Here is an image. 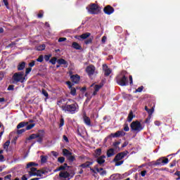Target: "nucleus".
I'll use <instances>...</instances> for the list:
<instances>
[{"label": "nucleus", "instance_id": "f257e3e1", "mask_svg": "<svg viewBox=\"0 0 180 180\" xmlns=\"http://www.w3.org/2000/svg\"><path fill=\"white\" fill-rule=\"evenodd\" d=\"M79 110V105L74 100L71 103H66V106L63 107V112L69 115H75Z\"/></svg>", "mask_w": 180, "mask_h": 180}, {"label": "nucleus", "instance_id": "f03ea898", "mask_svg": "<svg viewBox=\"0 0 180 180\" xmlns=\"http://www.w3.org/2000/svg\"><path fill=\"white\" fill-rule=\"evenodd\" d=\"M126 71L122 70L120 75L116 77V82L120 86H127L129 85V78L126 76Z\"/></svg>", "mask_w": 180, "mask_h": 180}, {"label": "nucleus", "instance_id": "7ed1b4c3", "mask_svg": "<svg viewBox=\"0 0 180 180\" xmlns=\"http://www.w3.org/2000/svg\"><path fill=\"white\" fill-rule=\"evenodd\" d=\"M35 139H37V143L41 144V143H43V139H44V130L41 129L39 130L37 134H32L28 138H27V140L30 141L34 140Z\"/></svg>", "mask_w": 180, "mask_h": 180}, {"label": "nucleus", "instance_id": "20e7f679", "mask_svg": "<svg viewBox=\"0 0 180 180\" xmlns=\"http://www.w3.org/2000/svg\"><path fill=\"white\" fill-rule=\"evenodd\" d=\"M130 127L131 131H136V133H140L144 129V127H143V124L139 120L133 121L130 124Z\"/></svg>", "mask_w": 180, "mask_h": 180}, {"label": "nucleus", "instance_id": "39448f33", "mask_svg": "<svg viewBox=\"0 0 180 180\" xmlns=\"http://www.w3.org/2000/svg\"><path fill=\"white\" fill-rule=\"evenodd\" d=\"M69 102H70V103H71V102H72V99L67 98H59L57 100V105H58V106H59V108H61V110H63V112L64 108H65V106H67V103H68Z\"/></svg>", "mask_w": 180, "mask_h": 180}, {"label": "nucleus", "instance_id": "423d86ee", "mask_svg": "<svg viewBox=\"0 0 180 180\" xmlns=\"http://www.w3.org/2000/svg\"><path fill=\"white\" fill-rule=\"evenodd\" d=\"M88 12L91 15H99V13H101V9L99 8V6H98V4H91L89 6Z\"/></svg>", "mask_w": 180, "mask_h": 180}, {"label": "nucleus", "instance_id": "0eeeda50", "mask_svg": "<svg viewBox=\"0 0 180 180\" xmlns=\"http://www.w3.org/2000/svg\"><path fill=\"white\" fill-rule=\"evenodd\" d=\"M13 79L15 82H25V72H15L13 76Z\"/></svg>", "mask_w": 180, "mask_h": 180}, {"label": "nucleus", "instance_id": "6e6552de", "mask_svg": "<svg viewBox=\"0 0 180 180\" xmlns=\"http://www.w3.org/2000/svg\"><path fill=\"white\" fill-rule=\"evenodd\" d=\"M129 154V151L124 150L123 152H120L117 153L114 159L112 160V162H116L117 161H122L124 157H126Z\"/></svg>", "mask_w": 180, "mask_h": 180}, {"label": "nucleus", "instance_id": "1a4fd4ad", "mask_svg": "<svg viewBox=\"0 0 180 180\" xmlns=\"http://www.w3.org/2000/svg\"><path fill=\"white\" fill-rule=\"evenodd\" d=\"M72 176L68 172H60L59 173V178H64L65 180H70Z\"/></svg>", "mask_w": 180, "mask_h": 180}, {"label": "nucleus", "instance_id": "9d476101", "mask_svg": "<svg viewBox=\"0 0 180 180\" xmlns=\"http://www.w3.org/2000/svg\"><path fill=\"white\" fill-rule=\"evenodd\" d=\"M103 12L105 15H112L115 12V8L110 5H108L103 8Z\"/></svg>", "mask_w": 180, "mask_h": 180}, {"label": "nucleus", "instance_id": "9b49d317", "mask_svg": "<svg viewBox=\"0 0 180 180\" xmlns=\"http://www.w3.org/2000/svg\"><path fill=\"white\" fill-rule=\"evenodd\" d=\"M86 72L89 77L94 75L95 74V66L94 65H90L86 67Z\"/></svg>", "mask_w": 180, "mask_h": 180}, {"label": "nucleus", "instance_id": "f8f14e48", "mask_svg": "<svg viewBox=\"0 0 180 180\" xmlns=\"http://www.w3.org/2000/svg\"><path fill=\"white\" fill-rule=\"evenodd\" d=\"M126 136V132L124 131H117L115 134H111L110 137L117 138V137H123Z\"/></svg>", "mask_w": 180, "mask_h": 180}, {"label": "nucleus", "instance_id": "ddd939ff", "mask_svg": "<svg viewBox=\"0 0 180 180\" xmlns=\"http://www.w3.org/2000/svg\"><path fill=\"white\" fill-rule=\"evenodd\" d=\"M103 71H104V75L105 77H109L112 74V70L106 64L103 65Z\"/></svg>", "mask_w": 180, "mask_h": 180}, {"label": "nucleus", "instance_id": "4468645a", "mask_svg": "<svg viewBox=\"0 0 180 180\" xmlns=\"http://www.w3.org/2000/svg\"><path fill=\"white\" fill-rule=\"evenodd\" d=\"M97 158L96 160L97 164H98V165H100V166H102V165H103V164H105V158H106V156L103 155L98 156V158Z\"/></svg>", "mask_w": 180, "mask_h": 180}, {"label": "nucleus", "instance_id": "2eb2a0df", "mask_svg": "<svg viewBox=\"0 0 180 180\" xmlns=\"http://www.w3.org/2000/svg\"><path fill=\"white\" fill-rule=\"evenodd\" d=\"M70 79L74 84H78L81 80V77L78 75H72L70 76Z\"/></svg>", "mask_w": 180, "mask_h": 180}, {"label": "nucleus", "instance_id": "dca6fc26", "mask_svg": "<svg viewBox=\"0 0 180 180\" xmlns=\"http://www.w3.org/2000/svg\"><path fill=\"white\" fill-rule=\"evenodd\" d=\"M59 65H63L64 68H68V62L64 58H60L57 60Z\"/></svg>", "mask_w": 180, "mask_h": 180}, {"label": "nucleus", "instance_id": "f3484780", "mask_svg": "<svg viewBox=\"0 0 180 180\" xmlns=\"http://www.w3.org/2000/svg\"><path fill=\"white\" fill-rule=\"evenodd\" d=\"M91 165H94V162L86 161L79 165L80 168H91Z\"/></svg>", "mask_w": 180, "mask_h": 180}, {"label": "nucleus", "instance_id": "a211bd4d", "mask_svg": "<svg viewBox=\"0 0 180 180\" xmlns=\"http://www.w3.org/2000/svg\"><path fill=\"white\" fill-rule=\"evenodd\" d=\"M83 120H84L85 124H86V126H92V124H91V118H89V117L86 116V114H84L83 115Z\"/></svg>", "mask_w": 180, "mask_h": 180}, {"label": "nucleus", "instance_id": "6ab92c4d", "mask_svg": "<svg viewBox=\"0 0 180 180\" xmlns=\"http://www.w3.org/2000/svg\"><path fill=\"white\" fill-rule=\"evenodd\" d=\"M103 86V84H96L94 86V91L93 92V96H96L97 95L98 92H99V89Z\"/></svg>", "mask_w": 180, "mask_h": 180}, {"label": "nucleus", "instance_id": "aec40b11", "mask_svg": "<svg viewBox=\"0 0 180 180\" xmlns=\"http://www.w3.org/2000/svg\"><path fill=\"white\" fill-rule=\"evenodd\" d=\"M134 117H136V115L133 113V110H130L128 115V117L127 118V122H129V123H130L131 122L133 119H134Z\"/></svg>", "mask_w": 180, "mask_h": 180}, {"label": "nucleus", "instance_id": "412c9836", "mask_svg": "<svg viewBox=\"0 0 180 180\" xmlns=\"http://www.w3.org/2000/svg\"><path fill=\"white\" fill-rule=\"evenodd\" d=\"M25 67H26V62H21L18 65L17 70L18 71H23Z\"/></svg>", "mask_w": 180, "mask_h": 180}, {"label": "nucleus", "instance_id": "4be33fe9", "mask_svg": "<svg viewBox=\"0 0 180 180\" xmlns=\"http://www.w3.org/2000/svg\"><path fill=\"white\" fill-rule=\"evenodd\" d=\"M106 154H107L108 158H110V157H113V155H115V154L116 153H115V149L110 148L107 150Z\"/></svg>", "mask_w": 180, "mask_h": 180}, {"label": "nucleus", "instance_id": "5701e85b", "mask_svg": "<svg viewBox=\"0 0 180 180\" xmlns=\"http://www.w3.org/2000/svg\"><path fill=\"white\" fill-rule=\"evenodd\" d=\"M72 48L75 49V50H82V46H81V45H79V44H78L75 41L72 42Z\"/></svg>", "mask_w": 180, "mask_h": 180}, {"label": "nucleus", "instance_id": "b1692460", "mask_svg": "<svg viewBox=\"0 0 180 180\" xmlns=\"http://www.w3.org/2000/svg\"><path fill=\"white\" fill-rule=\"evenodd\" d=\"M102 155V149L97 148L95 150L94 158H98V157H101Z\"/></svg>", "mask_w": 180, "mask_h": 180}, {"label": "nucleus", "instance_id": "393cba45", "mask_svg": "<svg viewBox=\"0 0 180 180\" xmlns=\"http://www.w3.org/2000/svg\"><path fill=\"white\" fill-rule=\"evenodd\" d=\"M29 124V122H21L17 125V129L19 130V129H22Z\"/></svg>", "mask_w": 180, "mask_h": 180}, {"label": "nucleus", "instance_id": "a878e982", "mask_svg": "<svg viewBox=\"0 0 180 180\" xmlns=\"http://www.w3.org/2000/svg\"><path fill=\"white\" fill-rule=\"evenodd\" d=\"M63 154L65 157H68L69 155H72V153H71L70 150L68 149L64 148L63 150Z\"/></svg>", "mask_w": 180, "mask_h": 180}, {"label": "nucleus", "instance_id": "bb28decb", "mask_svg": "<svg viewBox=\"0 0 180 180\" xmlns=\"http://www.w3.org/2000/svg\"><path fill=\"white\" fill-rule=\"evenodd\" d=\"M41 172L42 174L46 175V174H49V172H51V169L44 167L42 169H41Z\"/></svg>", "mask_w": 180, "mask_h": 180}, {"label": "nucleus", "instance_id": "cd10ccee", "mask_svg": "<svg viewBox=\"0 0 180 180\" xmlns=\"http://www.w3.org/2000/svg\"><path fill=\"white\" fill-rule=\"evenodd\" d=\"M30 176H43L41 174L34 172H29Z\"/></svg>", "mask_w": 180, "mask_h": 180}, {"label": "nucleus", "instance_id": "c85d7f7f", "mask_svg": "<svg viewBox=\"0 0 180 180\" xmlns=\"http://www.w3.org/2000/svg\"><path fill=\"white\" fill-rule=\"evenodd\" d=\"M39 164L34 162H30L27 165V168H30L32 167H37Z\"/></svg>", "mask_w": 180, "mask_h": 180}, {"label": "nucleus", "instance_id": "c756f323", "mask_svg": "<svg viewBox=\"0 0 180 180\" xmlns=\"http://www.w3.org/2000/svg\"><path fill=\"white\" fill-rule=\"evenodd\" d=\"M169 162V160L168 158H162L161 164L162 165H167Z\"/></svg>", "mask_w": 180, "mask_h": 180}, {"label": "nucleus", "instance_id": "7c9ffc66", "mask_svg": "<svg viewBox=\"0 0 180 180\" xmlns=\"http://www.w3.org/2000/svg\"><path fill=\"white\" fill-rule=\"evenodd\" d=\"M70 89V94L72 96H77V89H75V87H72Z\"/></svg>", "mask_w": 180, "mask_h": 180}, {"label": "nucleus", "instance_id": "2f4dec72", "mask_svg": "<svg viewBox=\"0 0 180 180\" xmlns=\"http://www.w3.org/2000/svg\"><path fill=\"white\" fill-rule=\"evenodd\" d=\"M89 36H91V33H89V32H86L84 34H82V39L85 40V39H88V37H89Z\"/></svg>", "mask_w": 180, "mask_h": 180}, {"label": "nucleus", "instance_id": "473e14b6", "mask_svg": "<svg viewBox=\"0 0 180 180\" xmlns=\"http://www.w3.org/2000/svg\"><path fill=\"white\" fill-rule=\"evenodd\" d=\"M41 164H46L47 162V156L41 155Z\"/></svg>", "mask_w": 180, "mask_h": 180}, {"label": "nucleus", "instance_id": "72a5a7b5", "mask_svg": "<svg viewBox=\"0 0 180 180\" xmlns=\"http://www.w3.org/2000/svg\"><path fill=\"white\" fill-rule=\"evenodd\" d=\"M68 160L70 162H74V161H75V156L69 155V156H68Z\"/></svg>", "mask_w": 180, "mask_h": 180}, {"label": "nucleus", "instance_id": "f704fd0d", "mask_svg": "<svg viewBox=\"0 0 180 180\" xmlns=\"http://www.w3.org/2000/svg\"><path fill=\"white\" fill-rule=\"evenodd\" d=\"M26 130H32V129H33V127H34V126H36V124L34 123H32V124H27L26 125Z\"/></svg>", "mask_w": 180, "mask_h": 180}, {"label": "nucleus", "instance_id": "c9c22d12", "mask_svg": "<svg viewBox=\"0 0 180 180\" xmlns=\"http://www.w3.org/2000/svg\"><path fill=\"white\" fill-rule=\"evenodd\" d=\"M57 57H53L49 60V63H51V64L53 65H56V63H57Z\"/></svg>", "mask_w": 180, "mask_h": 180}, {"label": "nucleus", "instance_id": "e433bc0d", "mask_svg": "<svg viewBox=\"0 0 180 180\" xmlns=\"http://www.w3.org/2000/svg\"><path fill=\"white\" fill-rule=\"evenodd\" d=\"M9 144H11V141H6L5 143L4 144V150H8V147H9Z\"/></svg>", "mask_w": 180, "mask_h": 180}, {"label": "nucleus", "instance_id": "4c0bfd02", "mask_svg": "<svg viewBox=\"0 0 180 180\" xmlns=\"http://www.w3.org/2000/svg\"><path fill=\"white\" fill-rule=\"evenodd\" d=\"M45 49H46V45L45 44L39 45L37 47L38 51H43V50H45Z\"/></svg>", "mask_w": 180, "mask_h": 180}, {"label": "nucleus", "instance_id": "58836bf2", "mask_svg": "<svg viewBox=\"0 0 180 180\" xmlns=\"http://www.w3.org/2000/svg\"><path fill=\"white\" fill-rule=\"evenodd\" d=\"M148 167H156L157 166V162L156 161L149 162L148 163Z\"/></svg>", "mask_w": 180, "mask_h": 180}, {"label": "nucleus", "instance_id": "ea45409f", "mask_svg": "<svg viewBox=\"0 0 180 180\" xmlns=\"http://www.w3.org/2000/svg\"><path fill=\"white\" fill-rule=\"evenodd\" d=\"M114 162H115V167H120V165H122V164L124 162V160H119Z\"/></svg>", "mask_w": 180, "mask_h": 180}, {"label": "nucleus", "instance_id": "a19ab883", "mask_svg": "<svg viewBox=\"0 0 180 180\" xmlns=\"http://www.w3.org/2000/svg\"><path fill=\"white\" fill-rule=\"evenodd\" d=\"M65 161V158L64 157H59L58 158V162H60V164H63Z\"/></svg>", "mask_w": 180, "mask_h": 180}, {"label": "nucleus", "instance_id": "79ce46f5", "mask_svg": "<svg viewBox=\"0 0 180 180\" xmlns=\"http://www.w3.org/2000/svg\"><path fill=\"white\" fill-rule=\"evenodd\" d=\"M44 15V12H43V11L41 10V11H39V13L37 14V18L39 19H41V18H43Z\"/></svg>", "mask_w": 180, "mask_h": 180}, {"label": "nucleus", "instance_id": "37998d69", "mask_svg": "<svg viewBox=\"0 0 180 180\" xmlns=\"http://www.w3.org/2000/svg\"><path fill=\"white\" fill-rule=\"evenodd\" d=\"M44 58L45 61H50V58H51V54L45 55Z\"/></svg>", "mask_w": 180, "mask_h": 180}, {"label": "nucleus", "instance_id": "c03bdc74", "mask_svg": "<svg viewBox=\"0 0 180 180\" xmlns=\"http://www.w3.org/2000/svg\"><path fill=\"white\" fill-rule=\"evenodd\" d=\"M143 89H144V86H141L135 90V93L136 94V92H142Z\"/></svg>", "mask_w": 180, "mask_h": 180}, {"label": "nucleus", "instance_id": "a18cd8bd", "mask_svg": "<svg viewBox=\"0 0 180 180\" xmlns=\"http://www.w3.org/2000/svg\"><path fill=\"white\" fill-rule=\"evenodd\" d=\"M64 170H65V167L61 165L55 170V172H57V171H64Z\"/></svg>", "mask_w": 180, "mask_h": 180}, {"label": "nucleus", "instance_id": "49530a36", "mask_svg": "<svg viewBox=\"0 0 180 180\" xmlns=\"http://www.w3.org/2000/svg\"><path fill=\"white\" fill-rule=\"evenodd\" d=\"M3 2L6 8V9H10L9 8V2H8V0H3Z\"/></svg>", "mask_w": 180, "mask_h": 180}, {"label": "nucleus", "instance_id": "de8ad7c7", "mask_svg": "<svg viewBox=\"0 0 180 180\" xmlns=\"http://www.w3.org/2000/svg\"><path fill=\"white\" fill-rule=\"evenodd\" d=\"M42 95H44L46 98H49V93L44 89H42Z\"/></svg>", "mask_w": 180, "mask_h": 180}, {"label": "nucleus", "instance_id": "09e8293b", "mask_svg": "<svg viewBox=\"0 0 180 180\" xmlns=\"http://www.w3.org/2000/svg\"><path fill=\"white\" fill-rule=\"evenodd\" d=\"M27 129H18L17 131V134H22V133H25V131H26Z\"/></svg>", "mask_w": 180, "mask_h": 180}, {"label": "nucleus", "instance_id": "8fccbe9b", "mask_svg": "<svg viewBox=\"0 0 180 180\" xmlns=\"http://www.w3.org/2000/svg\"><path fill=\"white\" fill-rule=\"evenodd\" d=\"M43 60H44L43 55L39 56V58H37V61L38 63H43Z\"/></svg>", "mask_w": 180, "mask_h": 180}, {"label": "nucleus", "instance_id": "3c124183", "mask_svg": "<svg viewBox=\"0 0 180 180\" xmlns=\"http://www.w3.org/2000/svg\"><path fill=\"white\" fill-rule=\"evenodd\" d=\"M32 72V68H27L25 70V75H29L30 72Z\"/></svg>", "mask_w": 180, "mask_h": 180}, {"label": "nucleus", "instance_id": "603ef678", "mask_svg": "<svg viewBox=\"0 0 180 180\" xmlns=\"http://www.w3.org/2000/svg\"><path fill=\"white\" fill-rule=\"evenodd\" d=\"M120 144V141H116L112 143L115 148H119L118 146Z\"/></svg>", "mask_w": 180, "mask_h": 180}, {"label": "nucleus", "instance_id": "864d4df0", "mask_svg": "<svg viewBox=\"0 0 180 180\" xmlns=\"http://www.w3.org/2000/svg\"><path fill=\"white\" fill-rule=\"evenodd\" d=\"M130 130V128L129 127V124H124V131H129Z\"/></svg>", "mask_w": 180, "mask_h": 180}, {"label": "nucleus", "instance_id": "5fc2aeb1", "mask_svg": "<svg viewBox=\"0 0 180 180\" xmlns=\"http://www.w3.org/2000/svg\"><path fill=\"white\" fill-rule=\"evenodd\" d=\"M35 64H36V61L35 60H32L31 63H30L28 64V65L30 68H32V67H34Z\"/></svg>", "mask_w": 180, "mask_h": 180}, {"label": "nucleus", "instance_id": "6e6d98bb", "mask_svg": "<svg viewBox=\"0 0 180 180\" xmlns=\"http://www.w3.org/2000/svg\"><path fill=\"white\" fill-rule=\"evenodd\" d=\"M147 112H148L149 116H151V115H153V113H154V108H152L148 110Z\"/></svg>", "mask_w": 180, "mask_h": 180}, {"label": "nucleus", "instance_id": "4d7b16f0", "mask_svg": "<svg viewBox=\"0 0 180 180\" xmlns=\"http://www.w3.org/2000/svg\"><path fill=\"white\" fill-rule=\"evenodd\" d=\"M64 126V118H60V124H59V127H63Z\"/></svg>", "mask_w": 180, "mask_h": 180}, {"label": "nucleus", "instance_id": "13d9d810", "mask_svg": "<svg viewBox=\"0 0 180 180\" xmlns=\"http://www.w3.org/2000/svg\"><path fill=\"white\" fill-rule=\"evenodd\" d=\"M176 165V160H173L172 162L170 163L169 167L172 168L173 167H175Z\"/></svg>", "mask_w": 180, "mask_h": 180}, {"label": "nucleus", "instance_id": "bf43d9fd", "mask_svg": "<svg viewBox=\"0 0 180 180\" xmlns=\"http://www.w3.org/2000/svg\"><path fill=\"white\" fill-rule=\"evenodd\" d=\"M85 44H91L92 43V39L89 38L88 39H86V41H84Z\"/></svg>", "mask_w": 180, "mask_h": 180}, {"label": "nucleus", "instance_id": "052dcab7", "mask_svg": "<svg viewBox=\"0 0 180 180\" xmlns=\"http://www.w3.org/2000/svg\"><path fill=\"white\" fill-rule=\"evenodd\" d=\"M67 40V38L65 37H60L58 40V43H61L63 41H65Z\"/></svg>", "mask_w": 180, "mask_h": 180}, {"label": "nucleus", "instance_id": "680f3d73", "mask_svg": "<svg viewBox=\"0 0 180 180\" xmlns=\"http://www.w3.org/2000/svg\"><path fill=\"white\" fill-rule=\"evenodd\" d=\"M7 89L8 91H13L15 89V86L13 84L9 85Z\"/></svg>", "mask_w": 180, "mask_h": 180}, {"label": "nucleus", "instance_id": "e2e57ef3", "mask_svg": "<svg viewBox=\"0 0 180 180\" xmlns=\"http://www.w3.org/2000/svg\"><path fill=\"white\" fill-rule=\"evenodd\" d=\"M161 161H162V158L158 159V160H156V165H160V166H162Z\"/></svg>", "mask_w": 180, "mask_h": 180}, {"label": "nucleus", "instance_id": "0e129e2a", "mask_svg": "<svg viewBox=\"0 0 180 180\" xmlns=\"http://www.w3.org/2000/svg\"><path fill=\"white\" fill-rule=\"evenodd\" d=\"M174 175H176L178 176V178H176V180H179L180 179V172L179 171H176L174 173Z\"/></svg>", "mask_w": 180, "mask_h": 180}, {"label": "nucleus", "instance_id": "69168bd1", "mask_svg": "<svg viewBox=\"0 0 180 180\" xmlns=\"http://www.w3.org/2000/svg\"><path fill=\"white\" fill-rule=\"evenodd\" d=\"M66 84L68 85L69 89L72 88V84H71V82L70 81L66 82Z\"/></svg>", "mask_w": 180, "mask_h": 180}, {"label": "nucleus", "instance_id": "338daca9", "mask_svg": "<svg viewBox=\"0 0 180 180\" xmlns=\"http://www.w3.org/2000/svg\"><path fill=\"white\" fill-rule=\"evenodd\" d=\"M129 84L130 85H133V77L131 75H129Z\"/></svg>", "mask_w": 180, "mask_h": 180}, {"label": "nucleus", "instance_id": "774afa93", "mask_svg": "<svg viewBox=\"0 0 180 180\" xmlns=\"http://www.w3.org/2000/svg\"><path fill=\"white\" fill-rule=\"evenodd\" d=\"M146 174H147V170H143L141 172V176H146Z\"/></svg>", "mask_w": 180, "mask_h": 180}]
</instances>
